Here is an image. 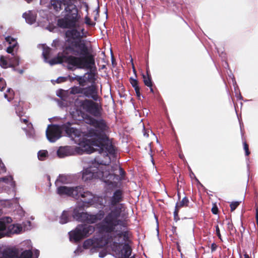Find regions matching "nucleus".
I'll list each match as a JSON object with an SVG mask.
<instances>
[{"label":"nucleus","instance_id":"obj_9","mask_svg":"<svg viewBox=\"0 0 258 258\" xmlns=\"http://www.w3.org/2000/svg\"><path fill=\"white\" fill-rule=\"evenodd\" d=\"M109 238L106 239V236L104 237H101L99 238H93V239H88L85 240L83 244V247L86 249H90L91 252H94L97 249L107 245L108 246Z\"/></svg>","mask_w":258,"mask_h":258},{"label":"nucleus","instance_id":"obj_55","mask_svg":"<svg viewBox=\"0 0 258 258\" xmlns=\"http://www.w3.org/2000/svg\"><path fill=\"white\" fill-rule=\"evenodd\" d=\"M180 157L181 158H182V156L180 155Z\"/></svg>","mask_w":258,"mask_h":258},{"label":"nucleus","instance_id":"obj_42","mask_svg":"<svg viewBox=\"0 0 258 258\" xmlns=\"http://www.w3.org/2000/svg\"><path fill=\"white\" fill-rule=\"evenodd\" d=\"M81 76H76L74 77V78H73V80H77V81L78 82L79 84V83H80V81H79V78H81Z\"/></svg>","mask_w":258,"mask_h":258},{"label":"nucleus","instance_id":"obj_16","mask_svg":"<svg viewBox=\"0 0 258 258\" xmlns=\"http://www.w3.org/2000/svg\"><path fill=\"white\" fill-rule=\"evenodd\" d=\"M23 17L25 19L26 22L29 24H32L36 20V15L32 11L24 13Z\"/></svg>","mask_w":258,"mask_h":258},{"label":"nucleus","instance_id":"obj_38","mask_svg":"<svg viewBox=\"0 0 258 258\" xmlns=\"http://www.w3.org/2000/svg\"><path fill=\"white\" fill-rule=\"evenodd\" d=\"M66 80V78L63 77H60L57 79V82L58 83L63 82Z\"/></svg>","mask_w":258,"mask_h":258},{"label":"nucleus","instance_id":"obj_28","mask_svg":"<svg viewBox=\"0 0 258 258\" xmlns=\"http://www.w3.org/2000/svg\"><path fill=\"white\" fill-rule=\"evenodd\" d=\"M240 204L239 202H233L230 204L231 211L232 212L235 210V209L239 206Z\"/></svg>","mask_w":258,"mask_h":258},{"label":"nucleus","instance_id":"obj_32","mask_svg":"<svg viewBox=\"0 0 258 258\" xmlns=\"http://www.w3.org/2000/svg\"><path fill=\"white\" fill-rule=\"evenodd\" d=\"M243 146H244V150H245V155L246 156L249 155V154H250V152L248 150V145L246 143V142H244L243 143Z\"/></svg>","mask_w":258,"mask_h":258},{"label":"nucleus","instance_id":"obj_41","mask_svg":"<svg viewBox=\"0 0 258 258\" xmlns=\"http://www.w3.org/2000/svg\"><path fill=\"white\" fill-rule=\"evenodd\" d=\"M135 90L136 93L137 94V95L138 96V97H140V88H139V87L135 88Z\"/></svg>","mask_w":258,"mask_h":258},{"label":"nucleus","instance_id":"obj_31","mask_svg":"<svg viewBox=\"0 0 258 258\" xmlns=\"http://www.w3.org/2000/svg\"><path fill=\"white\" fill-rule=\"evenodd\" d=\"M47 23V20L46 18H43L42 22H38V26H41V27H44L45 26L46 24Z\"/></svg>","mask_w":258,"mask_h":258},{"label":"nucleus","instance_id":"obj_36","mask_svg":"<svg viewBox=\"0 0 258 258\" xmlns=\"http://www.w3.org/2000/svg\"><path fill=\"white\" fill-rule=\"evenodd\" d=\"M218 208L216 206H214L212 209V213L214 214H217L218 213Z\"/></svg>","mask_w":258,"mask_h":258},{"label":"nucleus","instance_id":"obj_44","mask_svg":"<svg viewBox=\"0 0 258 258\" xmlns=\"http://www.w3.org/2000/svg\"><path fill=\"white\" fill-rule=\"evenodd\" d=\"M25 243L30 245V247L29 248H31L32 247L31 241L27 240V241H25Z\"/></svg>","mask_w":258,"mask_h":258},{"label":"nucleus","instance_id":"obj_19","mask_svg":"<svg viewBox=\"0 0 258 258\" xmlns=\"http://www.w3.org/2000/svg\"><path fill=\"white\" fill-rule=\"evenodd\" d=\"M0 182H4L7 184L9 188H14L15 186V182L11 176L0 178Z\"/></svg>","mask_w":258,"mask_h":258},{"label":"nucleus","instance_id":"obj_48","mask_svg":"<svg viewBox=\"0 0 258 258\" xmlns=\"http://www.w3.org/2000/svg\"><path fill=\"white\" fill-rule=\"evenodd\" d=\"M22 120L26 124L28 122V120L27 119H23Z\"/></svg>","mask_w":258,"mask_h":258},{"label":"nucleus","instance_id":"obj_17","mask_svg":"<svg viewBox=\"0 0 258 258\" xmlns=\"http://www.w3.org/2000/svg\"><path fill=\"white\" fill-rule=\"evenodd\" d=\"M72 179L70 176L60 175L55 181V184L56 186H59V183L67 184L70 183Z\"/></svg>","mask_w":258,"mask_h":258},{"label":"nucleus","instance_id":"obj_30","mask_svg":"<svg viewBox=\"0 0 258 258\" xmlns=\"http://www.w3.org/2000/svg\"><path fill=\"white\" fill-rule=\"evenodd\" d=\"M6 86V83L5 80L3 78H0V90L3 91V89L5 88Z\"/></svg>","mask_w":258,"mask_h":258},{"label":"nucleus","instance_id":"obj_1","mask_svg":"<svg viewBox=\"0 0 258 258\" xmlns=\"http://www.w3.org/2000/svg\"><path fill=\"white\" fill-rule=\"evenodd\" d=\"M81 32L77 29L68 30L66 32L63 50L57 56L47 61L50 49L44 47L42 55L45 62L50 65L66 62L70 70L76 69H90L95 64L94 56L90 53V48L86 40L82 39L84 29Z\"/></svg>","mask_w":258,"mask_h":258},{"label":"nucleus","instance_id":"obj_52","mask_svg":"<svg viewBox=\"0 0 258 258\" xmlns=\"http://www.w3.org/2000/svg\"><path fill=\"white\" fill-rule=\"evenodd\" d=\"M151 143H150V144H149L150 149V151H151L152 150H151Z\"/></svg>","mask_w":258,"mask_h":258},{"label":"nucleus","instance_id":"obj_7","mask_svg":"<svg viewBox=\"0 0 258 258\" xmlns=\"http://www.w3.org/2000/svg\"><path fill=\"white\" fill-rule=\"evenodd\" d=\"M13 220L10 217L0 218V238L13 234H18L23 231V228L20 224H12Z\"/></svg>","mask_w":258,"mask_h":258},{"label":"nucleus","instance_id":"obj_18","mask_svg":"<svg viewBox=\"0 0 258 258\" xmlns=\"http://www.w3.org/2000/svg\"><path fill=\"white\" fill-rule=\"evenodd\" d=\"M13 57H8V59L10 62L11 67L18 66L20 63V58L15 53H11Z\"/></svg>","mask_w":258,"mask_h":258},{"label":"nucleus","instance_id":"obj_20","mask_svg":"<svg viewBox=\"0 0 258 258\" xmlns=\"http://www.w3.org/2000/svg\"><path fill=\"white\" fill-rule=\"evenodd\" d=\"M143 80L145 84L151 88V91H153V89L151 88L152 86V83L151 81V77L149 75V71L147 70V75H143Z\"/></svg>","mask_w":258,"mask_h":258},{"label":"nucleus","instance_id":"obj_37","mask_svg":"<svg viewBox=\"0 0 258 258\" xmlns=\"http://www.w3.org/2000/svg\"><path fill=\"white\" fill-rule=\"evenodd\" d=\"M179 209L178 208H176L175 207V211L174 212V218L175 220H177V215H178V211H179Z\"/></svg>","mask_w":258,"mask_h":258},{"label":"nucleus","instance_id":"obj_47","mask_svg":"<svg viewBox=\"0 0 258 258\" xmlns=\"http://www.w3.org/2000/svg\"><path fill=\"white\" fill-rule=\"evenodd\" d=\"M244 258H250L249 255L247 253L244 254Z\"/></svg>","mask_w":258,"mask_h":258},{"label":"nucleus","instance_id":"obj_5","mask_svg":"<svg viewBox=\"0 0 258 258\" xmlns=\"http://www.w3.org/2000/svg\"><path fill=\"white\" fill-rule=\"evenodd\" d=\"M74 1L75 0H51L49 8L55 12H59L63 6L64 9L62 12L63 18L58 19V26L63 28L77 29L81 32L82 28H79L81 16L78 14Z\"/></svg>","mask_w":258,"mask_h":258},{"label":"nucleus","instance_id":"obj_27","mask_svg":"<svg viewBox=\"0 0 258 258\" xmlns=\"http://www.w3.org/2000/svg\"><path fill=\"white\" fill-rule=\"evenodd\" d=\"M79 80L80 81L79 85L81 86H85L87 85V84L89 83L87 80L86 79V77L84 76H81V78H79Z\"/></svg>","mask_w":258,"mask_h":258},{"label":"nucleus","instance_id":"obj_33","mask_svg":"<svg viewBox=\"0 0 258 258\" xmlns=\"http://www.w3.org/2000/svg\"><path fill=\"white\" fill-rule=\"evenodd\" d=\"M16 113L18 114V115H19V116L22 115L23 112H22V111L21 110V108H20V107L17 106V107H16Z\"/></svg>","mask_w":258,"mask_h":258},{"label":"nucleus","instance_id":"obj_23","mask_svg":"<svg viewBox=\"0 0 258 258\" xmlns=\"http://www.w3.org/2000/svg\"><path fill=\"white\" fill-rule=\"evenodd\" d=\"M83 88L75 86L71 88L70 93L72 94H83Z\"/></svg>","mask_w":258,"mask_h":258},{"label":"nucleus","instance_id":"obj_35","mask_svg":"<svg viewBox=\"0 0 258 258\" xmlns=\"http://www.w3.org/2000/svg\"><path fill=\"white\" fill-rule=\"evenodd\" d=\"M0 168L2 169L3 172H5L6 171V169L5 166L4 164L0 160Z\"/></svg>","mask_w":258,"mask_h":258},{"label":"nucleus","instance_id":"obj_3","mask_svg":"<svg viewBox=\"0 0 258 258\" xmlns=\"http://www.w3.org/2000/svg\"><path fill=\"white\" fill-rule=\"evenodd\" d=\"M106 138L113 150V152L110 153L108 150L106 149V146L105 145V143L103 142V139H98L97 138L95 139V144L99 146L100 150L97 149L95 146L91 145V146L94 147V148H92V152L91 153L95 151H98L101 155L104 157L105 160L100 161V162H97L95 160L88 168L83 170L82 171V179L84 180L87 181L94 178H99L104 182L110 184L115 178H116L117 179V176L112 173L113 171L118 168L120 173H123L122 169L117 164L114 165V166H111L108 164L111 160V156H114L115 151L111 142L107 136ZM86 152L88 153V152ZM89 154H90V153H89Z\"/></svg>","mask_w":258,"mask_h":258},{"label":"nucleus","instance_id":"obj_46","mask_svg":"<svg viewBox=\"0 0 258 258\" xmlns=\"http://www.w3.org/2000/svg\"><path fill=\"white\" fill-rule=\"evenodd\" d=\"M131 61H132V62H133V59H132ZM132 67H133V69L134 72H136L135 68V67H134L133 62H132Z\"/></svg>","mask_w":258,"mask_h":258},{"label":"nucleus","instance_id":"obj_13","mask_svg":"<svg viewBox=\"0 0 258 258\" xmlns=\"http://www.w3.org/2000/svg\"><path fill=\"white\" fill-rule=\"evenodd\" d=\"M85 96L92 98L95 100H97L98 96L96 94L95 87L93 85L91 86L83 88V94Z\"/></svg>","mask_w":258,"mask_h":258},{"label":"nucleus","instance_id":"obj_15","mask_svg":"<svg viewBox=\"0 0 258 258\" xmlns=\"http://www.w3.org/2000/svg\"><path fill=\"white\" fill-rule=\"evenodd\" d=\"M72 210L63 211L59 218V222L61 224H66L71 220Z\"/></svg>","mask_w":258,"mask_h":258},{"label":"nucleus","instance_id":"obj_51","mask_svg":"<svg viewBox=\"0 0 258 258\" xmlns=\"http://www.w3.org/2000/svg\"><path fill=\"white\" fill-rule=\"evenodd\" d=\"M144 136H145L148 137V134H147V133H144Z\"/></svg>","mask_w":258,"mask_h":258},{"label":"nucleus","instance_id":"obj_24","mask_svg":"<svg viewBox=\"0 0 258 258\" xmlns=\"http://www.w3.org/2000/svg\"><path fill=\"white\" fill-rule=\"evenodd\" d=\"M188 203V200L186 197H184L181 201L176 204L175 207L176 208L180 209L181 207L187 206Z\"/></svg>","mask_w":258,"mask_h":258},{"label":"nucleus","instance_id":"obj_45","mask_svg":"<svg viewBox=\"0 0 258 258\" xmlns=\"http://www.w3.org/2000/svg\"><path fill=\"white\" fill-rule=\"evenodd\" d=\"M105 255H106L105 253H103V252H100L99 253V256L100 257H103L105 256Z\"/></svg>","mask_w":258,"mask_h":258},{"label":"nucleus","instance_id":"obj_49","mask_svg":"<svg viewBox=\"0 0 258 258\" xmlns=\"http://www.w3.org/2000/svg\"><path fill=\"white\" fill-rule=\"evenodd\" d=\"M35 253L36 255V256H37L39 254V251L38 250H36L35 251Z\"/></svg>","mask_w":258,"mask_h":258},{"label":"nucleus","instance_id":"obj_11","mask_svg":"<svg viewBox=\"0 0 258 258\" xmlns=\"http://www.w3.org/2000/svg\"><path fill=\"white\" fill-rule=\"evenodd\" d=\"M77 103L80 106L83 110L94 115H98L99 113V104L91 100L86 99L83 101H77Z\"/></svg>","mask_w":258,"mask_h":258},{"label":"nucleus","instance_id":"obj_40","mask_svg":"<svg viewBox=\"0 0 258 258\" xmlns=\"http://www.w3.org/2000/svg\"><path fill=\"white\" fill-rule=\"evenodd\" d=\"M85 23L89 25H92L91 24V20H90V19L88 17H87L85 18Z\"/></svg>","mask_w":258,"mask_h":258},{"label":"nucleus","instance_id":"obj_39","mask_svg":"<svg viewBox=\"0 0 258 258\" xmlns=\"http://www.w3.org/2000/svg\"><path fill=\"white\" fill-rule=\"evenodd\" d=\"M217 248V245L215 243H212L211 245V251L212 252L214 251Z\"/></svg>","mask_w":258,"mask_h":258},{"label":"nucleus","instance_id":"obj_10","mask_svg":"<svg viewBox=\"0 0 258 258\" xmlns=\"http://www.w3.org/2000/svg\"><path fill=\"white\" fill-rule=\"evenodd\" d=\"M32 252L29 249L22 252L19 256L18 250L16 248H8L2 253L0 258H32Z\"/></svg>","mask_w":258,"mask_h":258},{"label":"nucleus","instance_id":"obj_8","mask_svg":"<svg viewBox=\"0 0 258 258\" xmlns=\"http://www.w3.org/2000/svg\"><path fill=\"white\" fill-rule=\"evenodd\" d=\"M94 231L92 226L87 224H81L76 228L69 233L70 239L71 241H78L85 237L89 236Z\"/></svg>","mask_w":258,"mask_h":258},{"label":"nucleus","instance_id":"obj_34","mask_svg":"<svg viewBox=\"0 0 258 258\" xmlns=\"http://www.w3.org/2000/svg\"><path fill=\"white\" fill-rule=\"evenodd\" d=\"M216 234L218 236V237L220 239H221V234H220V229H219V228L218 227V225H217L216 226Z\"/></svg>","mask_w":258,"mask_h":258},{"label":"nucleus","instance_id":"obj_26","mask_svg":"<svg viewBox=\"0 0 258 258\" xmlns=\"http://www.w3.org/2000/svg\"><path fill=\"white\" fill-rule=\"evenodd\" d=\"M86 77V79L89 83H94L95 81V76L93 74L91 73H86L84 75Z\"/></svg>","mask_w":258,"mask_h":258},{"label":"nucleus","instance_id":"obj_53","mask_svg":"<svg viewBox=\"0 0 258 258\" xmlns=\"http://www.w3.org/2000/svg\"><path fill=\"white\" fill-rule=\"evenodd\" d=\"M26 1H27L28 3H29L30 2H31L32 0H25Z\"/></svg>","mask_w":258,"mask_h":258},{"label":"nucleus","instance_id":"obj_50","mask_svg":"<svg viewBox=\"0 0 258 258\" xmlns=\"http://www.w3.org/2000/svg\"><path fill=\"white\" fill-rule=\"evenodd\" d=\"M21 215L22 216H24V212L23 211V210H21V213H20Z\"/></svg>","mask_w":258,"mask_h":258},{"label":"nucleus","instance_id":"obj_4","mask_svg":"<svg viewBox=\"0 0 258 258\" xmlns=\"http://www.w3.org/2000/svg\"><path fill=\"white\" fill-rule=\"evenodd\" d=\"M57 193L60 196H70L81 201L82 203L79 204L73 211L72 216L76 220L94 223L104 217L103 211H99L96 215H90L83 212L84 207L95 205L97 203H99L101 206L103 205L102 198L94 196L91 192L85 190L83 186H59L57 188Z\"/></svg>","mask_w":258,"mask_h":258},{"label":"nucleus","instance_id":"obj_6","mask_svg":"<svg viewBox=\"0 0 258 258\" xmlns=\"http://www.w3.org/2000/svg\"><path fill=\"white\" fill-rule=\"evenodd\" d=\"M122 199L121 190H115L108 202L110 212L107 214L103 221L97 225L100 231H110L123 225V222L120 219L123 205L119 204Z\"/></svg>","mask_w":258,"mask_h":258},{"label":"nucleus","instance_id":"obj_2","mask_svg":"<svg viewBox=\"0 0 258 258\" xmlns=\"http://www.w3.org/2000/svg\"><path fill=\"white\" fill-rule=\"evenodd\" d=\"M93 128H89L87 133L71 126L70 123L63 124L61 126L57 125H49L46 131V136L48 140L50 142H55L61 137L62 131H64L67 134L78 144L82 150L91 153L92 152V145L95 146L97 149L99 146L95 144V139H102L106 146V149L110 153L113 152V149L109 141L106 138V133L108 132L109 127L104 120L102 119L96 120L90 118L86 121Z\"/></svg>","mask_w":258,"mask_h":258},{"label":"nucleus","instance_id":"obj_43","mask_svg":"<svg viewBox=\"0 0 258 258\" xmlns=\"http://www.w3.org/2000/svg\"><path fill=\"white\" fill-rule=\"evenodd\" d=\"M256 223L258 225V209H256Z\"/></svg>","mask_w":258,"mask_h":258},{"label":"nucleus","instance_id":"obj_14","mask_svg":"<svg viewBox=\"0 0 258 258\" xmlns=\"http://www.w3.org/2000/svg\"><path fill=\"white\" fill-rule=\"evenodd\" d=\"M6 40L10 44V46L7 49V52L9 53H14V50L18 49V43L16 39L14 38L8 36L6 37Z\"/></svg>","mask_w":258,"mask_h":258},{"label":"nucleus","instance_id":"obj_54","mask_svg":"<svg viewBox=\"0 0 258 258\" xmlns=\"http://www.w3.org/2000/svg\"><path fill=\"white\" fill-rule=\"evenodd\" d=\"M31 126H32V124H30V126H29V125H28L29 127H31Z\"/></svg>","mask_w":258,"mask_h":258},{"label":"nucleus","instance_id":"obj_25","mask_svg":"<svg viewBox=\"0 0 258 258\" xmlns=\"http://www.w3.org/2000/svg\"><path fill=\"white\" fill-rule=\"evenodd\" d=\"M47 156V151L46 150L40 151L38 153V158L39 160L43 161L45 160Z\"/></svg>","mask_w":258,"mask_h":258},{"label":"nucleus","instance_id":"obj_56","mask_svg":"<svg viewBox=\"0 0 258 258\" xmlns=\"http://www.w3.org/2000/svg\"><path fill=\"white\" fill-rule=\"evenodd\" d=\"M40 2H41V3H42V0H41Z\"/></svg>","mask_w":258,"mask_h":258},{"label":"nucleus","instance_id":"obj_21","mask_svg":"<svg viewBox=\"0 0 258 258\" xmlns=\"http://www.w3.org/2000/svg\"><path fill=\"white\" fill-rule=\"evenodd\" d=\"M0 66L4 69H6L8 67H11L10 62L8 59V57H5L1 56L0 57Z\"/></svg>","mask_w":258,"mask_h":258},{"label":"nucleus","instance_id":"obj_29","mask_svg":"<svg viewBox=\"0 0 258 258\" xmlns=\"http://www.w3.org/2000/svg\"><path fill=\"white\" fill-rule=\"evenodd\" d=\"M130 82L132 85L133 87L134 88V89L139 87L137 80L131 78Z\"/></svg>","mask_w":258,"mask_h":258},{"label":"nucleus","instance_id":"obj_22","mask_svg":"<svg viewBox=\"0 0 258 258\" xmlns=\"http://www.w3.org/2000/svg\"><path fill=\"white\" fill-rule=\"evenodd\" d=\"M14 91L11 88L8 89L7 92L4 94L5 98L7 99L8 101L12 100L14 98Z\"/></svg>","mask_w":258,"mask_h":258},{"label":"nucleus","instance_id":"obj_12","mask_svg":"<svg viewBox=\"0 0 258 258\" xmlns=\"http://www.w3.org/2000/svg\"><path fill=\"white\" fill-rule=\"evenodd\" d=\"M74 151L71 146L60 147L57 151V155L59 158H64L74 154Z\"/></svg>","mask_w":258,"mask_h":258}]
</instances>
